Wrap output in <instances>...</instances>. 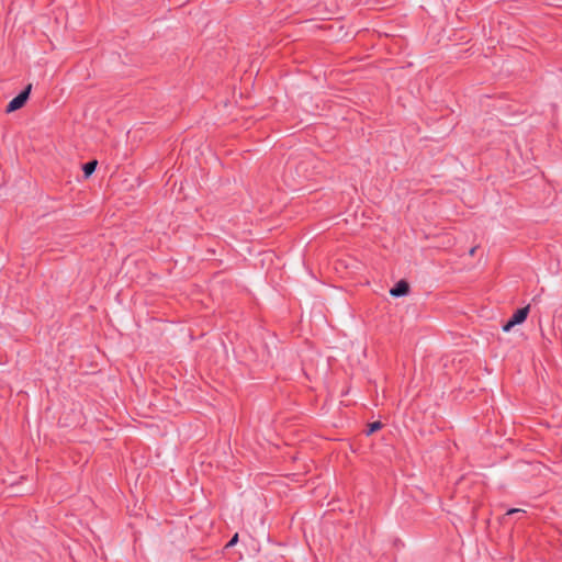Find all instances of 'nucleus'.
Here are the masks:
<instances>
[{
    "label": "nucleus",
    "mask_w": 562,
    "mask_h": 562,
    "mask_svg": "<svg viewBox=\"0 0 562 562\" xmlns=\"http://www.w3.org/2000/svg\"><path fill=\"white\" fill-rule=\"evenodd\" d=\"M32 89V85H27L23 91H21L15 98H13L9 104L7 105L5 111L8 113L14 112L21 109L26 100L29 99L30 92Z\"/></svg>",
    "instance_id": "1"
},
{
    "label": "nucleus",
    "mask_w": 562,
    "mask_h": 562,
    "mask_svg": "<svg viewBox=\"0 0 562 562\" xmlns=\"http://www.w3.org/2000/svg\"><path fill=\"white\" fill-rule=\"evenodd\" d=\"M529 306L517 310L506 324L503 325L504 331H509L514 326L524 323L528 316Z\"/></svg>",
    "instance_id": "2"
},
{
    "label": "nucleus",
    "mask_w": 562,
    "mask_h": 562,
    "mask_svg": "<svg viewBox=\"0 0 562 562\" xmlns=\"http://www.w3.org/2000/svg\"><path fill=\"white\" fill-rule=\"evenodd\" d=\"M408 283L404 280L398 281L395 286L390 290V294L394 297L404 296L408 293Z\"/></svg>",
    "instance_id": "3"
},
{
    "label": "nucleus",
    "mask_w": 562,
    "mask_h": 562,
    "mask_svg": "<svg viewBox=\"0 0 562 562\" xmlns=\"http://www.w3.org/2000/svg\"><path fill=\"white\" fill-rule=\"evenodd\" d=\"M97 161L95 160H92V161H89L87 162L85 166H83V173H85V177H90L94 170H95V167H97Z\"/></svg>",
    "instance_id": "4"
},
{
    "label": "nucleus",
    "mask_w": 562,
    "mask_h": 562,
    "mask_svg": "<svg viewBox=\"0 0 562 562\" xmlns=\"http://www.w3.org/2000/svg\"><path fill=\"white\" fill-rule=\"evenodd\" d=\"M382 427V424L380 422H374L369 425V429L367 431V435H371L374 431L379 430Z\"/></svg>",
    "instance_id": "5"
},
{
    "label": "nucleus",
    "mask_w": 562,
    "mask_h": 562,
    "mask_svg": "<svg viewBox=\"0 0 562 562\" xmlns=\"http://www.w3.org/2000/svg\"><path fill=\"white\" fill-rule=\"evenodd\" d=\"M238 541V535H234V537L228 541V543L226 544V547H233L237 543Z\"/></svg>",
    "instance_id": "6"
},
{
    "label": "nucleus",
    "mask_w": 562,
    "mask_h": 562,
    "mask_svg": "<svg viewBox=\"0 0 562 562\" xmlns=\"http://www.w3.org/2000/svg\"><path fill=\"white\" fill-rule=\"evenodd\" d=\"M519 512H521V509L513 508V509H509V510L507 512V514H508V515H512V514L519 513Z\"/></svg>",
    "instance_id": "7"
},
{
    "label": "nucleus",
    "mask_w": 562,
    "mask_h": 562,
    "mask_svg": "<svg viewBox=\"0 0 562 562\" xmlns=\"http://www.w3.org/2000/svg\"><path fill=\"white\" fill-rule=\"evenodd\" d=\"M474 252H475V248H472V249L470 250V255H474Z\"/></svg>",
    "instance_id": "8"
}]
</instances>
